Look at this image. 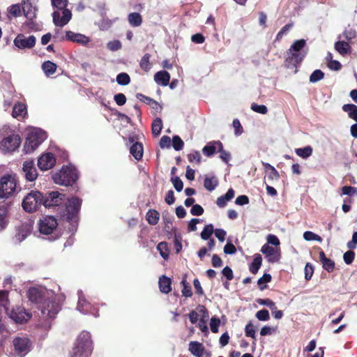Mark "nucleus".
Segmentation results:
<instances>
[{
  "label": "nucleus",
  "instance_id": "7",
  "mask_svg": "<svg viewBox=\"0 0 357 357\" xmlns=\"http://www.w3.org/2000/svg\"><path fill=\"white\" fill-rule=\"evenodd\" d=\"M43 205V193L38 190H31L22 200L23 209L28 213H33Z\"/></svg>",
  "mask_w": 357,
  "mask_h": 357
},
{
  "label": "nucleus",
  "instance_id": "25",
  "mask_svg": "<svg viewBox=\"0 0 357 357\" xmlns=\"http://www.w3.org/2000/svg\"><path fill=\"white\" fill-rule=\"evenodd\" d=\"M204 347L199 342L193 341L189 344V351L191 354L197 357H202L204 352Z\"/></svg>",
  "mask_w": 357,
  "mask_h": 357
},
{
  "label": "nucleus",
  "instance_id": "55",
  "mask_svg": "<svg viewBox=\"0 0 357 357\" xmlns=\"http://www.w3.org/2000/svg\"><path fill=\"white\" fill-rule=\"evenodd\" d=\"M255 316L259 321H268L270 319L269 312L266 309L259 310Z\"/></svg>",
  "mask_w": 357,
  "mask_h": 357
},
{
  "label": "nucleus",
  "instance_id": "2",
  "mask_svg": "<svg viewBox=\"0 0 357 357\" xmlns=\"http://www.w3.org/2000/svg\"><path fill=\"white\" fill-rule=\"evenodd\" d=\"M92 340L89 333L83 331L77 338L70 357H89L92 352Z\"/></svg>",
  "mask_w": 357,
  "mask_h": 357
},
{
  "label": "nucleus",
  "instance_id": "64",
  "mask_svg": "<svg viewBox=\"0 0 357 357\" xmlns=\"http://www.w3.org/2000/svg\"><path fill=\"white\" fill-rule=\"evenodd\" d=\"M114 99L116 103L119 106H122L126 102V97L123 93H121L116 94L114 97Z\"/></svg>",
  "mask_w": 357,
  "mask_h": 357
},
{
  "label": "nucleus",
  "instance_id": "32",
  "mask_svg": "<svg viewBox=\"0 0 357 357\" xmlns=\"http://www.w3.org/2000/svg\"><path fill=\"white\" fill-rule=\"evenodd\" d=\"M218 180L215 176H206L204 180V186L208 191H213L218 185Z\"/></svg>",
  "mask_w": 357,
  "mask_h": 357
},
{
  "label": "nucleus",
  "instance_id": "14",
  "mask_svg": "<svg viewBox=\"0 0 357 357\" xmlns=\"http://www.w3.org/2000/svg\"><path fill=\"white\" fill-rule=\"evenodd\" d=\"M287 54L288 56L284 61V66L289 69H296L298 65L302 62L304 56H301L300 52H292L289 51Z\"/></svg>",
  "mask_w": 357,
  "mask_h": 357
},
{
  "label": "nucleus",
  "instance_id": "30",
  "mask_svg": "<svg viewBox=\"0 0 357 357\" xmlns=\"http://www.w3.org/2000/svg\"><path fill=\"white\" fill-rule=\"evenodd\" d=\"M262 264V257L259 254L255 255L254 259L249 266V270L252 274L257 273Z\"/></svg>",
  "mask_w": 357,
  "mask_h": 357
},
{
  "label": "nucleus",
  "instance_id": "57",
  "mask_svg": "<svg viewBox=\"0 0 357 357\" xmlns=\"http://www.w3.org/2000/svg\"><path fill=\"white\" fill-rule=\"evenodd\" d=\"M6 211L4 208L0 207V231L6 227Z\"/></svg>",
  "mask_w": 357,
  "mask_h": 357
},
{
  "label": "nucleus",
  "instance_id": "3",
  "mask_svg": "<svg viewBox=\"0 0 357 357\" xmlns=\"http://www.w3.org/2000/svg\"><path fill=\"white\" fill-rule=\"evenodd\" d=\"M77 169L72 166H63L61 169L52 176L54 182L59 185H73L78 179Z\"/></svg>",
  "mask_w": 357,
  "mask_h": 357
},
{
  "label": "nucleus",
  "instance_id": "39",
  "mask_svg": "<svg viewBox=\"0 0 357 357\" xmlns=\"http://www.w3.org/2000/svg\"><path fill=\"white\" fill-rule=\"evenodd\" d=\"M162 129V121L160 118H156L153 120L151 125V130L153 136H158Z\"/></svg>",
  "mask_w": 357,
  "mask_h": 357
},
{
  "label": "nucleus",
  "instance_id": "29",
  "mask_svg": "<svg viewBox=\"0 0 357 357\" xmlns=\"http://www.w3.org/2000/svg\"><path fill=\"white\" fill-rule=\"evenodd\" d=\"M146 218L149 225H155L159 221L160 213L155 209H150L146 213Z\"/></svg>",
  "mask_w": 357,
  "mask_h": 357
},
{
  "label": "nucleus",
  "instance_id": "5",
  "mask_svg": "<svg viewBox=\"0 0 357 357\" xmlns=\"http://www.w3.org/2000/svg\"><path fill=\"white\" fill-rule=\"evenodd\" d=\"M17 190V180L11 175H4L0 180V202L14 195Z\"/></svg>",
  "mask_w": 357,
  "mask_h": 357
},
{
  "label": "nucleus",
  "instance_id": "52",
  "mask_svg": "<svg viewBox=\"0 0 357 357\" xmlns=\"http://www.w3.org/2000/svg\"><path fill=\"white\" fill-rule=\"evenodd\" d=\"M245 333L247 337H250L253 339H256L255 326H253V324H252L251 321H250L245 326Z\"/></svg>",
  "mask_w": 357,
  "mask_h": 357
},
{
  "label": "nucleus",
  "instance_id": "16",
  "mask_svg": "<svg viewBox=\"0 0 357 357\" xmlns=\"http://www.w3.org/2000/svg\"><path fill=\"white\" fill-rule=\"evenodd\" d=\"M41 143L36 132H31L26 139L24 149L26 153L33 152Z\"/></svg>",
  "mask_w": 357,
  "mask_h": 357
},
{
  "label": "nucleus",
  "instance_id": "28",
  "mask_svg": "<svg viewBox=\"0 0 357 357\" xmlns=\"http://www.w3.org/2000/svg\"><path fill=\"white\" fill-rule=\"evenodd\" d=\"M342 110L347 112L348 116L357 122V106L354 104H344Z\"/></svg>",
  "mask_w": 357,
  "mask_h": 357
},
{
  "label": "nucleus",
  "instance_id": "15",
  "mask_svg": "<svg viewBox=\"0 0 357 357\" xmlns=\"http://www.w3.org/2000/svg\"><path fill=\"white\" fill-rule=\"evenodd\" d=\"M261 252L266 255V257L269 262H278L280 259V250L275 249L268 244H264L261 247Z\"/></svg>",
  "mask_w": 357,
  "mask_h": 357
},
{
  "label": "nucleus",
  "instance_id": "35",
  "mask_svg": "<svg viewBox=\"0 0 357 357\" xmlns=\"http://www.w3.org/2000/svg\"><path fill=\"white\" fill-rule=\"evenodd\" d=\"M151 56L150 54L146 53L140 60L139 66L145 72H149L152 68V63L150 62Z\"/></svg>",
  "mask_w": 357,
  "mask_h": 357
},
{
  "label": "nucleus",
  "instance_id": "48",
  "mask_svg": "<svg viewBox=\"0 0 357 357\" xmlns=\"http://www.w3.org/2000/svg\"><path fill=\"white\" fill-rule=\"evenodd\" d=\"M303 238L305 241H317L321 242L322 241V238L320 236L310 231H305L303 234Z\"/></svg>",
  "mask_w": 357,
  "mask_h": 357
},
{
  "label": "nucleus",
  "instance_id": "26",
  "mask_svg": "<svg viewBox=\"0 0 357 357\" xmlns=\"http://www.w3.org/2000/svg\"><path fill=\"white\" fill-rule=\"evenodd\" d=\"M235 192L233 188H229L225 195L219 197L217 199L216 204L220 207L223 208L227 205V202L234 198Z\"/></svg>",
  "mask_w": 357,
  "mask_h": 357
},
{
  "label": "nucleus",
  "instance_id": "60",
  "mask_svg": "<svg viewBox=\"0 0 357 357\" xmlns=\"http://www.w3.org/2000/svg\"><path fill=\"white\" fill-rule=\"evenodd\" d=\"M204 208L203 207L199 204H194L192 205L191 209H190V213L192 215L195 216H199L202 215L204 213Z\"/></svg>",
  "mask_w": 357,
  "mask_h": 357
},
{
  "label": "nucleus",
  "instance_id": "59",
  "mask_svg": "<svg viewBox=\"0 0 357 357\" xmlns=\"http://www.w3.org/2000/svg\"><path fill=\"white\" fill-rule=\"evenodd\" d=\"M354 258L355 252L352 250L347 251L343 255L344 261L347 264H351L354 261Z\"/></svg>",
  "mask_w": 357,
  "mask_h": 357
},
{
  "label": "nucleus",
  "instance_id": "61",
  "mask_svg": "<svg viewBox=\"0 0 357 357\" xmlns=\"http://www.w3.org/2000/svg\"><path fill=\"white\" fill-rule=\"evenodd\" d=\"M188 159L190 162H196L199 164L201 162L200 153L199 151H194L193 153H190L188 155Z\"/></svg>",
  "mask_w": 357,
  "mask_h": 357
},
{
  "label": "nucleus",
  "instance_id": "51",
  "mask_svg": "<svg viewBox=\"0 0 357 357\" xmlns=\"http://www.w3.org/2000/svg\"><path fill=\"white\" fill-rule=\"evenodd\" d=\"M172 146L176 151H180L183 148L184 143L179 136L175 135L172 138Z\"/></svg>",
  "mask_w": 357,
  "mask_h": 357
},
{
  "label": "nucleus",
  "instance_id": "4",
  "mask_svg": "<svg viewBox=\"0 0 357 357\" xmlns=\"http://www.w3.org/2000/svg\"><path fill=\"white\" fill-rule=\"evenodd\" d=\"M52 5L58 10H62V17L59 11L52 13L53 22L56 26H63L68 23L72 17L71 11L66 8L68 0H52Z\"/></svg>",
  "mask_w": 357,
  "mask_h": 357
},
{
  "label": "nucleus",
  "instance_id": "54",
  "mask_svg": "<svg viewBox=\"0 0 357 357\" xmlns=\"http://www.w3.org/2000/svg\"><path fill=\"white\" fill-rule=\"evenodd\" d=\"M251 109L254 112L261 114H266L268 112L267 107L264 105H257L256 103H252L251 105Z\"/></svg>",
  "mask_w": 357,
  "mask_h": 357
},
{
  "label": "nucleus",
  "instance_id": "42",
  "mask_svg": "<svg viewBox=\"0 0 357 357\" xmlns=\"http://www.w3.org/2000/svg\"><path fill=\"white\" fill-rule=\"evenodd\" d=\"M183 289L181 291L182 295L185 297H191L192 296V291L190 285L187 282L185 278H183L181 282Z\"/></svg>",
  "mask_w": 357,
  "mask_h": 357
},
{
  "label": "nucleus",
  "instance_id": "36",
  "mask_svg": "<svg viewBox=\"0 0 357 357\" xmlns=\"http://www.w3.org/2000/svg\"><path fill=\"white\" fill-rule=\"evenodd\" d=\"M215 142L217 141L211 142L203 148L202 151L204 155L211 157L216 151H218V146Z\"/></svg>",
  "mask_w": 357,
  "mask_h": 357
},
{
  "label": "nucleus",
  "instance_id": "53",
  "mask_svg": "<svg viewBox=\"0 0 357 357\" xmlns=\"http://www.w3.org/2000/svg\"><path fill=\"white\" fill-rule=\"evenodd\" d=\"M220 325V320L219 318L213 317L210 321L211 330L213 333H218V328Z\"/></svg>",
  "mask_w": 357,
  "mask_h": 357
},
{
  "label": "nucleus",
  "instance_id": "37",
  "mask_svg": "<svg viewBox=\"0 0 357 357\" xmlns=\"http://www.w3.org/2000/svg\"><path fill=\"white\" fill-rule=\"evenodd\" d=\"M8 294L9 292L7 290H0V306L4 308L6 313H8L10 304Z\"/></svg>",
  "mask_w": 357,
  "mask_h": 357
},
{
  "label": "nucleus",
  "instance_id": "45",
  "mask_svg": "<svg viewBox=\"0 0 357 357\" xmlns=\"http://www.w3.org/2000/svg\"><path fill=\"white\" fill-rule=\"evenodd\" d=\"M116 82L120 85H128L130 82V77L126 73H121L116 76Z\"/></svg>",
  "mask_w": 357,
  "mask_h": 357
},
{
  "label": "nucleus",
  "instance_id": "46",
  "mask_svg": "<svg viewBox=\"0 0 357 357\" xmlns=\"http://www.w3.org/2000/svg\"><path fill=\"white\" fill-rule=\"evenodd\" d=\"M305 44L306 42L304 39L297 40L291 45V48L289 50V51L299 52L300 50L305 47Z\"/></svg>",
  "mask_w": 357,
  "mask_h": 357
},
{
  "label": "nucleus",
  "instance_id": "13",
  "mask_svg": "<svg viewBox=\"0 0 357 357\" xmlns=\"http://www.w3.org/2000/svg\"><path fill=\"white\" fill-rule=\"evenodd\" d=\"M55 163L56 159L52 153L43 154L38 160V166L41 170H48L52 168Z\"/></svg>",
  "mask_w": 357,
  "mask_h": 357
},
{
  "label": "nucleus",
  "instance_id": "41",
  "mask_svg": "<svg viewBox=\"0 0 357 357\" xmlns=\"http://www.w3.org/2000/svg\"><path fill=\"white\" fill-rule=\"evenodd\" d=\"M157 250L159 251L161 257L164 259H167L169 257V250L168 245L166 242H160L157 245Z\"/></svg>",
  "mask_w": 357,
  "mask_h": 357
},
{
  "label": "nucleus",
  "instance_id": "10",
  "mask_svg": "<svg viewBox=\"0 0 357 357\" xmlns=\"http://www.w3.org/2000/svg\"><path fill=\"white\" fill-rule=\"evenodd\" d=\"M13 342L15 352L20 357L24 356L31 349V342L28 337H17Z\"/></svg>",
  "mask_w": 357,
  "mask_h": 357
},
{
  "label": "nucleus",
  "instance_id": "31",
  "mask_svg": "<svg viewBox=\"0 0 357 357\" xmlns=\"http://www.w3.org/2000/svg\"><path fill=\"white\" fill-rule=\"evenodd\" d=\"M57 68V66L52 61H46L42 64V69L47 76L53 75Z\"/></svg>",
  "mask_w": 357,
  "mask_h": 357
},
{
  "label": "nucleus",
  "instance_id": "40",
  "mask_svg": "<svg viewBox=\"0 0 357 357\" xmlns=\"http://www.w3.org/2000/svg\"><path fill=\"white\" fill-rule=\"evenodd\" d=\"M295 152L297 155L305 159L312 154V148L310 146H307L304 148H298L296 149Z\"/></svg>",
  "mask_w": 357,
  "mask_h": 357
},
{
  "label": "nucleus",
  "instance_id": "6",
  "mask_svg": "<svg viewBox=\"0 0 357 357\" xmlns=\"http://www.w3.org/2000/svg\"><path fill=\"white\" fill-rule=\"evenodd\" d=\"M38 231L41 234L50 235V241H54L59 238V235L54 231L58 227L57 219L53 215H47L40 219L38 222Z\"/></svg>",
  "mask_w": 357,
  "mask_h": 357
},
{
  "label": "nucleus",
  "instance_id": "11",
  "mask_svg": "<svg viewBox=\"0 0 357 357\" xmlns=\"http://www.w3.org/2000/svg\"><path fill=\"white\" fill-rule=\"evenodd\" d=\"M36 43V38L34 36L26 37L22 33H19L13 40L14 45L20 50L31 49Z\"/></svg>",
  "mask_w": 357,
  "mask_h": 357
},
{
  "label": "nucleus",
  "instance_id": "19",
  "mask_svg": "<svg viewBox=\"0 0 357 357\" xmlns=\"http://www.w3.org/2000/svg\"><path fill=\"white\" fill-rule=\"evenodd\" d=\"M22 10L27 20H32L36 17V9L30 0L22 1Z\"/></svg>",
  "mask_w": 357,
  "mask_h": 357
},
{
  "label": "nucleus",
  "instance_id": "38",
  "mask_svg": "<svg viewBox=\"0 0 357 357\" xmlns=\"http://www.w3.org/2000/svg\"><path fill=\"white\" fill-rule=\"evenodd\" d=\"M218 146V152H219L220 159L225 163H228L231 158V154L229 152L226 151L223 148V144L220 141L215 142Z\"/></svg>",
  "mask_w": 357,
  "mask_h": 357
},
{
  "label": "nucleus",
  "instance_id": "18",
  "mask_svg": "<svg viewBox=\"0 0 357 357\" xmlns=\"http://www.w3.org/2000/svg\"><path fill=\"white\" fill-rule=\"evenodd\" d=\"M23 171L28 181H33L36 179L38 173L33 160H26L24 162Z\"/></svg>",
  "mask_w": 357,
  "mask_h": 357
},
{
  "label": "nucleus",
  "instance_id": "50",
  "mask_svg": "<svg viewBox=\"0 0 357 357\" xmlns=\"http://www.w3.org/2000/svg\"><path fill=\"white\" fill-rule=\"evenodd\" d=\"M170 181L177 192H181L183 190V183L178 176H172Z\"/></svg>",
  "mask_w": 357,
  "mask_h": 357
},
{
  "label": "nucleus",
  "instance_id": "63",
  "mask_svg": "<svg viewBox=\"0 0 357 357\" xmlns=\"http://www.w3.org/2000/svg\"><path fill=\"white\" fill-rule=\"evenodd\" d=\"M211 264L214 268H219L222 266L223 261L218 255L214 254L212 256Z\"/></svg>",
  "mask_w": 357,
  "mask_h": 357
},
{
  "label": "nucleus",
  "instance_id": "33",
  "mask_svg": "<svg viewBox=\"0 0 357 357\" xmlns=\"http://www.w3.org/2000/svg\"><path fill=\"white\" fill-rule=\"evenodd\" d=\"M128 20L132 26H139L142 23V17L138 13H131L128 16Z\"/></svg>",
  "mask_w": 357,
  "mask_h": 357
},
{
  "label": "nucleus",
  "instance_id": "23",
  "mask_svg": "<svg viewBox=\"0 0 357 357\" xmlns=\"http://www.w3.org/2000/svg\"><path fill=\"white\" fill-rule=\"evenodd\" d=\"M158 284L162 293L168 294L172 291V280L166 275L160 277Z\"/></svg>",
  "mask_w": 357,
  "mask_h": 357
},
{
  "label": "nucleus",
  "instance_id": "56",
  "mask_svg": "<svg viewBox=\"0 0 357 357\" xmlns=\"http://www.w3.org/2000/svg\"><path fill=\"white\" fill-rule=\"evenodd\" d=\"M8 12L10 15H12L15 17H17L20 16L21 15V7H20V4L17 3V4L12 5L9 8Z\"/></svg>",
  "mask_w": 357,
  "mask_h": 357
},
{
  "label": "nucleus",
  "instance_id": "34",
  "mask_svg": "<svg viewBox=\"0 0 357 357\" xmlns=\"http://www.w3.org/2000/svg\"><path fill=\"white\" fill-rule=\"evenodd\" d=\"M335 48L342 55L347 54L351 50L349 43L345 41H337L335 44Z\"/></svg>",
  "mask_w": 357,
  "mask_h": 357
},
{
  "label": "nucleus",
  "instance_id": "44",
  "mask_svg": "<svg viewBox=\"0 0 357 357\" xmlns=\"http://www.w3.org/2000/svg\"><path fill=\"white\" fill-rule=\"evenodd\" d=\"M214 231L213 226L212 224L206 225L202 231L201 232V238L203 240H208Z\"/></svg>",
  "mask_w": 357,
  "mask_h": 357
},
{
  "label": "nucleus",
  "instance_id": "49",
  "mask_svg": "<svg viewBox=\"0 0 357 357\" xmlns=\"http://www.w3.org/2000/svg\"><path fill=\"white\" fill-rule=\"evenodd\" d=\"M324 77V73L321 70H315L310 76V82L314 83Z\"/></svg>",
  "mask_w": 357,
  "mask_h": 357
},
{
  "label": "nucleus",
  "instance_id": "8",
  "mask_svg": "<svg viewBox=\"0 0 357 357\" xmlns=\"http://www.w3.org/2000/svg\"><path fill=\"white\" fill-rule=\"evenodd\" d=\"M62 297L56 295L45 300L41 309L42 314L49 318H54L61 310Z\"/></svg>",
  "mask_w": 357,
  "mask_h": 357
},
{
  "label": "nucleus",
  "instance_id": "58",
  "mask_svg": "<svg viewBox=\"0 0 357 357\" xmlns=\"http://www.w3.org/2000/svg\"><path fill=\"white\" fill-rule=\"evenodd\" d=\"M314 273V267L313 266L310 264L307 263L305 267V278L307 281H309Z\"/></svg>",
  "mask_w": 357,
  "mask_h": 357
},
{
  "label": "nucleus",
  "instance_id": "24",
  "mask_svg": "<svg viewBox=\"0 0 357 357\" xmlns=\"http://www.w3.org/2000/svg\"><path fill=\"white\" fill-rule=\"evenodd\" d=\"M27 297L30 301L39 303L43 300L42 291L36 287H31L27 292Z\"/></svg>",
  "mask_w": 357,
  "mask_h": 357
},
{
  "label": "nucleus",
  "instance_id": "21",
  "mask_svg": "<svg viewBox=\"0 0 357 357\" xmlns=\"http://www.w3.org/2000/svg\"><path fill=\"white\" fill-rule=\"evenodd\" d=\"M319 260L322 264L324 269L327 271L328 273H331L335 269V262L326 257L324 252L319 248Z\"/></svg>",
  "mask_w": 357,
  "mask_h": 357
},
{
  "label": "nucleus",
  "instance_id": "9",
  "mask_svg": "<svg viewBox=\"0 0 357 357\" xmlns=\"http://www.w3.org/2000/svg\"><path fill=\"white\" fill-rule=\"evenodd\" d=\"M21 144V139L19 135L12 133L4 137L1 143V147L6 151L12 152L15 151Z\"/></svg>",
  "mask_w": 357,
  "mask_h": 357
},
{
  "label": "nucleus",
  "instance_id": "27",
  "mask_svg": "<svg viewBox=\"0 0 357 357\" xmlns=\"http://www.w3.org/2000/svg\"><path fill=\"white\" fill-rule=\"evenodd\" d=\"M27 114L26 107L22 102L16 103L13 109L12 116L14 118H24Z\"/></svg>",
  "mask_w": 357,
  "mask_h": 357
},
{
  "label": "nucleus",
  "instance_id": "62",
  "mask_svg": "<svg viewBox=\"0 0 357 357\" xmlns=\"http://www.w3.org/2000/svg\"><path fill=\"white\" fill-rule=\"evenodd\" d=\"M293 24L291 23L287 24L284 26L281 30L278 33L276 36V40H280L283 36L292 27Z\"/></svg>",
  "mask_w": 357,
  "mask_h": 357
},
{
  "label": "nucleus",
  "instance_id": "43",
  "mask_svg": "<svg viewBox=\"0 0 357 357\" xmlns=\"http://www.w3.org/2000/svg\"><path fill=\"white\" fill-rule=\"evenodd\" d=\"M272 277L271 274L269 273H264L261 278H260L258 281L257 284L259 285V287L260 290H264L267 287V285L266 284L268 282H270L271 281Z\"/></svg>",
  "mask_w": 357,
  "mask_h": 357
},
{
  "label": "nucleus",
  "instance_id": "1",
  "mask_svg": "<svg viewBox=\"0 0 357 357\" xmlns=\"http://www.w3.org/2000/svg\"><path fill=\"white\" fill-rule=\"evenodd\" d=\"M66 195L58 191H52L43 194V205L47 208L59 206L65 203V209L61 216L72 226H77L79 220V212L82 206V199L72 197L66 202Z\"/></svg>",
  "mask_w": 357,
  "mask_h": 357
},
{
  "label": "nucleus",
  "instance_id": "22",
  "mask_svg": "<svg viewBox=\"0 0 357 357\" xmlns=\"http://www.w3.org/2000/svg\"><path fill=\"white\" fill-rule=\"evenodd\" d=\"M155 82L162 86H167L170 80V75L166 70H160L157 72L154 75Z\"/></svg>",
  "mask_w": 357,
  "mask_h": 357
},
{
  "label": "nucleus",
  "instance_id": "20",
  "mask_svg": "<svg viewBox=\"0 0 357 357\" xmlns=\"http://www.w3.org/2000/svg\"><path fill=\"white\" fill-rule=\"evenodd\" d=\"M66 37L67 40L81 45H86L89 41V38L86 36L81 33H75L71 31H66Z\"/></svg>",
  "mask_w": 357,
  "mask_h": 357
},
{
  "label": "nucleus",
  "instance_id": "17",
  "mask_svg": "<svg viewBox=\"0 0 357 357\" xmlns=\"http://www.w3.org/2000/svg\"><path fill=\"white\" fill-rule=\"evenodd\" d=\"M129 143L131 144L130 148V154L136 159L139 160L143 156V145L142 143L135 142V137H130L128 139Z\"/></svg>",
  "mask_w": 357,
  "mask_h": 357
},
{
  "label": "nucleus",
  "instance_id": "12",
  "mask_svg": "<svg viewBox=\"0 0 357 357\" xmlns=\"http://www.w3.org/2000/svg\"><path fill=\"white\" fill-rule=\"evenodd\" d=\"M9 314L10 317L16 323L22 324L30 319L31 315L21 306L13 307Z\"/></svg>",
  "mask_w": 357,
  "mask_h": 357
},
{
  "label": "nucleus",
  "instance_id": "47",
  "mask_svg": "<svg viewBox=\"0 0 357 357\" xmlns=\"http://www.w3.org/2000/svg\"><path fill=\"white\" fill-rule=\"evenodd\" d=\"M90 304L84 299H79L77 304V309L83 314H86L89 312Z\"/></svg>",
  "mask_w": 357,
  "mask_h": 357
}]
</instances>
